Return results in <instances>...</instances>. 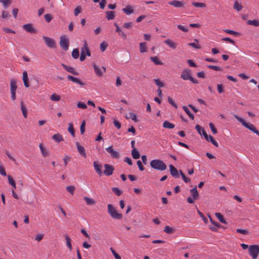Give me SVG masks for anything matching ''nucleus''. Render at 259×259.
Instances as JSON below:
<instances>
[{
    "mask_svg": "<svg viewBox=\"0 0 259 259\" xmlns=\"http://www.w3.org/2000/svg\"><path fill=\"white\" fill-rule=\"evenodd\" d=\"M150 165L152 168L160 171H164L167 168L165 163L160 159H153L151 160L150 162Z\"/></svg>",
    "mask_w": 259,
    "mask_h": 259,
    "instance_id": "nucleus-1",
    "label": "nucleus"
},
{
    "mask_svg": "<svg viewBox=\"0 0 259 259\" xmlns=\"http://www.w3.org/2000/svg\"><path fill=\"white\" fill-rule=\"evenodd\" d=\"M234 116L239 122L241 123L244 126L259 136V131L255 128L254 125L249 123H247L243 119L240 117L236 114H234Z\"/></svg>",
    "mask_w": 259,
    "mask_h": 259,
    "instance_id": "nucleus-2",
    "label": "nucleus"
},
{
    "mask_svg": "<svg viewBox=\"0 0 259 259\" xmlns=\"http://www.w3.org/2000/svg\"><path fill=\"white\" fill-rule=\"evenodd\" d=\"M191 74V70L190 69H184L182 71L181 78L185 80H189L194 84L198 83V80L192 77Z\"/></svg>",
    "mask_w": 259,
    "mask_h": 259,
    "instance_id": "nucleus-3",
    "label": "nucleus"
},
{
    "mask_svg": "<svg viewBox=\"0 0 259 259\" xmlns=\"http://www.w3.org/2000/svg\"><path fill=\"white\" fill-rule=\"evenodd\" d=\"M107 208L108 212L113 219L121 220L122 218V214L118 213L112 204H108Z\"/></svg>",
    "mask_w": 259,
    "mask_h": 259,
    "instance_id": "nucleus-4",
    "label": "nucleus"
},
{
    "mask_svg": "<svg viewBox=\"0 0 259 259\" xmlns=\"http://www.w3.org/2000/svg\"><path fill=\"white\" fill-rule=\"evenodd\" d=\"M248 253L252 259H256L259 253V245H250L248 248Z\"/></svg>",
    "mask_w": 259,
    "mask_h": 259,
    "instance_id": "nucleus-5",
    "label": "nucleus"
},
{
    "mask_svg": "<svg viewBox=\"0 0 259 259\" xmlns=\"http://www.w3.org/2000/svg\"><path fill=\"white\" fill-rule=\"evenodd\" d=\"M60 46L61 48L65 51L68 50L69 47V40L65 35H62L60 37Z\"/></svg>",
    "mask_w": 259,
    "mask_h": 259,
    "instance_id": "nucleus-6",
    "label": "nucleus"
},
{
    "mask_svg": "<svg viewBox=\"0 0 259 259\" xmlns=\"http://www.w3.org/2000/svg\"><path fill=\"white\" fill-rule=\"evenodd\" d=\"M17 89V82L16 81L12 79L11 80L10 82V90L11 93V98L14 101L16 99V91Z\"/></svg>",
    "mask_w": 259,
    "mask_h": 259,
    "instance_id": "nucleus-7",
    "label": "nucleus"
},
{
    "mask_svg": "<svg viewBox=\"0 0 259 259\" xmlns=\"http://www.w3.org/2000/svg\"><path fill=\"white\" fill-rule=\"evenodd\" d=\"M42 38L48 47L53 49L56 47V42L53 38L45 36H42Z\"/></svg>",
    "mask_w": 259,
    "mask_h": 259,
    "instance_id": "nucleus-8",
    "label": "nucleus"
},
{
    "mask_svg": "<svg viewBox=\"0 0 259 259\" xmlns=\"http://www.w3.org/2000/svg\"><path fill=\"white\" fill-rule=\"evenodd\" d=\"M104 166L105 167V170H104L103 173L105 175L110 176L113 174L114 170V167L113 165L109 164H105Z\"/></svg>",
    "mask_w": 259,
    "mask_h": 259,
    "instance_id": "nucleus-9",
    "label": "nucleus"
},
{
    "mask_svg": "<svg viewBox=\"0 0 259 259\" xmlns=\"http://www.w3.org/2000/svg\"><path fill=\"white\" fill-rule=\"evenodd\" d=\"M93 67L95 73L98 76H102L103 74V73L106 72V69L104 66H102V69H101L95 63H93Z\"/></svg>",
    "mask_w": 259,
    "mask_h": 259,
    "instance_id": "nucleus-10",
    "label": "nucleus"
},
{
    "mask_svg": "<svg viewBox=\"0 0 259 259\" xmlns=\"http://www.w3.org/2000/svg\"><path fill=\"white\" fill-rule=\"evenodd\" d=\"M106 150L107 152L109 153L111 156L113 158L118 159L120 157L119 153L117 151H115L113 149V146H110L106 148Z\"/></svg>",
    "mask_w": 259,
    "mask_h": 259,
    "instance_id": "nucleus-11",
    "label": "nucleus"
},
{
    "mask_svg": "<svg viewBox=\"0 0 259 259\" xmlns=\"http://www.w3.org/2000/svg\"><path fill=\"white\" fill-rule=\"evenodd\" d=\"M169 5L172 6L175 8H184L186 4L183 1H180L177 0H174L168 2Z\"/></svg>",
    "mask_w": 259,
    "mask_h": 259,
    "instance_id": "nucleus-12",
    "label": "nucleus"
},
{
    "mask_svg": "<svg viewBox=\"0 0 259 259\" xmlns=\"http://www.w3.org/2000/svg\"><path fill=\"white\" fill-rule=\"evenodd\" d=\"M22 28L26 32L30 33H36L37 32L36 30L34 28L32 24L31 23H28V24L23 25L22 26Z\"/></svg>",
    "mask_w": 259,
    "mask_h": 259,
    "instance_id": "nucleus-13",
    "label": "nucleus"
},
{
    "mask_svg": "<svg viewBox=\"0 0 259 259\" xmlns=\"http://www.w3.org/2000/svg\"><path fill=\"white\" fill-rule=\"evenodd\" d=\"M169 171L170 175L175 178H178L180 177L179 172L177 169L172 164H170L169 166Z\"/></svg>",
    "mask_w": 259,
    "mask_h": 259,
    "instance_id": "nucleus-14",
    "label": "nucleus"
},
{
    "mask_svg": "<svg viewBox=\"0 0 259 259\" xmlns=\"http://www.w3.org/2000/svg\"><path fill=\"white\" fill-rule=\"evenodd\" d=\"M62 66L63 68L68 72L71 73L74 75H78L79 74L78 72L76 71L73 67L68 66L64 64H62Z\"/></svg>",
    "mask_w": 259,
    "mask_h": 259,
    "instance_id": "nucleus-15",
    "label": "nucleus"
},
{
    "mask_svg": "<svg viewBox=\"0 0 259 259\" xmlns=\"http://www.w3.org/2000/svg\"><path fill=\"white\" fill-rule=\"evenodd\" d=\"M67 78L68 80L71 81L73 82L77 83L80 84V85H84L85 84V83L80 81L79 79H78V78L75 77L70 75H68L67 76Z\"/></svg>",
    "mask_w": 259,
    "mask_h": 259,
    "instance_id": "nucleus-16",
    "label": "nucleus"
},
{
    "mask_svg": "<svg viewBox=\"0 0 259 259\" xmlns=\"http://www.w3.org/2000/svg\"><path fill=\"white\" fill-rule=\"evenodd\" d=\"M76 145L77 147V150L79 154H80V155H81L84 158H86L87 155L84 147L80 145L78 142L76 143Z\"/></svg>",
    "mask_w": 259,
    "mask_h": 259,
    "instance_id": "nucleus-17",
    "label": "nucleus"
},
{
    "mask_svg": "<svg viewBox=\"0 0 259 259\" xmlns=\"http://www.w3.org/2000/svg\"><path fill=\"white\" fill-rule=\"evenodd\" d=\"M93 165H94V169L96 171V172L100 176H101L102 174H103V172L101 170L102 169V165H100V164H98L97 162L96 161H94V163H93Z\"/></svg>",
    "mask_w": 259,
    "mask_h": 259,
    "instance_id": "nucleus-18",
    "label": "nucleus"
},
{
    "mask_svg": "<svg viewBox=\"0 0 259 259\" xmlns=\"http://www.w3.org/2000/svg\"><path fill=\"white\" fill-rule=\"evenodd\" d=\"M23 81L24 86L26 88H28L30 86L28 81L27 72L26 71H24L23 72Z\"/></svg>",
    "mask_w": 259,
    "mask_h": 259,
    "instance_id": "nucleus-19",
    "label": "nucleus"
},
{
    "mask_svg": "<svg viewBox=\"0 0 259 259\" xmlns=\"http://www.w3.org/2000/svg\"><path fill=\"white\" fill-rule=\"evenodd\" d=\"M190 193L193 197L194 200H197L199 197V193L197 190L196 186L190 190Z\"/></svg>",
    "mask_w": 259,
    "mask_h": 259,
    "instance_id": "nucleus-20",
    "label": "nucleus"
},
{
    "mask_svg": "<svg viewBox=\"0 0 259 259\" xmlns=\"http://www.w3.org/2000/svg\"><path fill=\"white\" fill-rule=\"evenodd\" d=\"M83 199L85 201L87 205H93L96 204V201L93 198L84 196Z\"/></svg>",
    "mask_w": 259,
    "mask_h": 259,
    "instance_id": "nucleus-21",
    "label": "nucleus"
},
{
    "mask_svg": "<svg viewBox=\"0 0 259 259\" xmlns=\"http://www.w3.org/2000/svg\"><path fill=\"white\" fill-rule=\"evenodd\" d=\"M106 18L108 20H113L115 17V12L114 11H108L106 12Z\"/></svg>",
    "mask_w": 259,
    "mask_h": 259,
    "instance_id": "nucleus-22",
    "label": "nucleus"
},
{
    "mask_svg": "<svg viewBox=\"0 0 259 259\" xmlns=\"http://www.w3.org/2000/svg\"><path fill=\"white\" fill-rule=\"evenodd\" d=\"M164 42L169 47L173 49H175L177 47V44L173 41H172L170 39H167L164 41Z\"/></svg>",
    "mask_w": 259,
    "mask_h": 259,
    "instance_id": "nucleus-23",
    "label": "nucleus"
},
{
    "mask_svg": "<svg viewBox=\"0 0 259 259\" xmlns=\"http://www.w3.org/2000/svg\"><path fill=\"white\" fill-rule=\"evenodd\" d=\"M40 150L41 151V154L44 157H47L49 155V153L48 150L44 147L42 144H40L39 145Z\"/></svg>",
    "mask_w": 259,
    "mask_h": 259,
    "instance_id": "nucleus-24",
    "label": "nucleus"
},
{
    "mask_svg": "<svg viewBox=\"0 0 259 259\" xmlns=\"http://www.w3.org/2000/svg\"><path fill=\"white\" fill-rule=\"evenodd\" d=\"M20 105H21V111L22 112V114H23V116L25 118H27V108H26L25 105L24 104L23 101L21 102Z\"/></svg>",
    "mask_w": 259,
    "mask_h": 259,
    "instance_id": "nucleus-25",
    "label": "nucleus"
},
{
    "mask_svg": "<svg viewBox=\"0 0 259 259\" xmlns=\"http://www.w3.org/2000/svg\"><path fill=\"white\" fill-rule=\"evenodd\" d=\"M64 236H65V240L66 241V245H67V247H68L69 250L70 251H71L72 250V244H71V240L68 235H66Z\"/></svg>",
    "mask_w": 259,
    "mask_h": 259,
    "instance_id": "nucleus-26",
    "label": "nucleus"
},
{
    "mask_svg": "<svg viewBox=\"0 0 259 259\" xmlns=\"http://www.w3.org/2000/svg\"><path fill=\"white\" fill-rule=\"evenodd\" d=\"M132 157L135 159H139L140 157V154L136 148H134L132 151Z\"/></svg>",
    "mask_w": 259,
    "mask_h": 259,
    "instance_id": "nucleus-27",
    "label": "nucleus"
},
{
    "mask_svg": "<svg viewBox=\"0 0 259 259\" xmlns=\"http://www.w3.org/2000/svg\"><path fill=\"white\" fill-rule=\"evenodd\" d=\"M183 110L185 111L186 113L189 116L190 119L192 120H194V115L190 112V110L188 109V107L186 106H183L182 107Z\"/></svg>",
    "mask_w": 259,
    "mask_h": 259,
    "instance_id": "nucleus-28",
    "label": "nucleus"
},
{
    "mask_svg": "<svg viewBox=\"0 0 259 259\" xmlns=\"http://www.w3.org/2000/svg\"><path fill=\"white\" fill-rule=\"evenodd\" d=\"M122 11L126 15H128L132 14L134 12V10L132 9V7L130 5L127 6L125 8L123 9Z\"/></svg>",
    "mask_w": 259,
    "mask_h": 259,
    "instance_id": "nucleus-29",
    "label": "nucleus"
},
{
    "mask_svg": "<svg viewBox=\"0 0 259 259\" xmlns=\"http://www.w3.org/2000/svg\"><path fill=\"white\" fill-rule=\"evenodd\" d=\"M163 126L165 128L171 129L175 127V124L166 120L163 123Z\"/></svg>",
    "mask_w": 259,
    "mask_h": 259,
    "instance_id": "nucleus-30",
    "label": "nucleus"
},
{
    "mask_svg": "<svg viewBox=\"0 0 259 259\" xmlns=\"http://www.w3.org/2000/svg\"><path fill=\"white\" fill-rule=\"evenodd\" d=\"M247 25H253L254 26H259V20L256 19L249 20L246 22Z\"/></svg>",
    "mask_w": 259,
    "mask_h": 259,
    "instance_id": "nucleus-31",
    "label": "nucleus"
},
{
    "mask_svg": "<svg viewBox=\"0 0 259 259\" xmlns=\"http://www.w3.org/2000/svg\"><path fill=\"white\" fill-rule=\"evenodd\" d=\"M140 51L141 53L147 52L146 43L145 42H140L139 44Z\"/></svg>",
    "mask_w": 259,
    "mask_h": 259,
    "instance_id": "nucleus-32",
    "label": "nucleus"
},
{
    "mask_svg": "<svg viewBox=\"0 0 259 259\" xmlns=\"http://www.w3.org/2000/svg\"><path fill=\"white\" fill-rule=\"evenodd\" d=\"M52 138L55 141L58 143L63 141V138L60 134H55L53 136Z\"/></svg>",
    "mask_w": 259,
    "mask_h": 259,
    "instance_id": "nucleus-33",
    "label": "nucleus"
},
{
    "mask_svg": "<svg viewBox=\"0 0 259 259\" xmlns=\"http://www.w3.org/2000/svg\"><path fill=\"white\" fill-rule=\"evenodd\" d=\"M68 131L71 134L73 137H75V130L72 123H69L68 124Z\"/></svg>",
    "mask_w": 259,
    "mask_h": 259,
    "instance_id": "nucleus-34",
    "label": "nucleus"
},
{
    "mask_svg": "<svg viewBox=\"0 0 259 259\" xmlns=\"http://www.w3.org/2000/svg\"><path fill=\"white\" fill-rule=\"evenodd\" d=\"M83 48H84V50L85 51V55L89 57L91 56V53L89 48L88 47V44L86 41H84V42Z\"/></svg>",
    "mask_w": 259,
    "mask_h": 259,
    "instance_id": "nucleus-35",
    "label": "nucleus"
},
{
    "mask_svg": "<svg viewBox=\"0 0 259 259\" xmlns=\"http://www.w3.org/2000/svg\"><path fill=\"white\" fill-rule=\"evenodd\" d=\"M215 215L219 219V220L220 221V222L224 224H227L225 219L224 218L223 215L221 213L219 212H216Z\"/></svg>",
    "mask_w": 259,
    "mask_h": 259,
    "instance_id": "nucleus-36",
    "label": "nucleus"
},
{
    "mask_svg": "<svg viewBox=\"0 0 259 259\" xmlns=\"http://www.w3.org/2000/svg\"><path fill=\"white\" fill-rule=\"evenodd\" d=\"M150 60L154 62V63L156 65H162L163 63L159 60V59L157 57H151L150 58Z\"/></svg>",
    "mask_w": 259,
    "mask_h": 259,
    "instance_id": "nucleus-37",
    "label": "nucleus"
},
{
    "mask_svg": "<svg viewBox=\"0 0 259 259\" xmlns=\"http://www.w3.org/2000/svg\"><path fill=\"white\" fill-rule=\"evenodd\" d=\"M164 231L168 234H172L175 232V229L169 226H166L164 228Z\"/></svg>",
    "mask_w": 259,
    "mask_h": 259,
    "instance_id": "nucleus-38",
    "label": "nucleus"
},
{
    "mask_svg": "<svg viewBox=\"0 0 259 259\" xmlns=\"http://www.w3.org/2000/svg\"><path fill=\"white\" fill-rule=\"evenodd\" d=\"M72 57L74 59H77L79 56V52L78 49H74L73 50L71 54Z\"/></svg>",
    "mask_w": 259,
    "mask_h": 259,
    "instance_id": "nucleus-39",
    "label": "nucleus"
},
{
    "mask_svg": "<svg viewBox=\"0 0 259 259\" xmlns=\"http://www.w3.org/2000/svg\"><path fill=\"white\" fill-rule=\"evenodd\" d=\"M233 8L239 12L242 10V6L237 1H235L233 5Z\"/></svg>",
    "mask_w": 259,
    "mask_h": 259,
    "instance_id": "nucleus-40",
    "label": "nucleus"
},
{
    "mask_svg": "<svg viewBox=\"0 0 259 259\" xmlns=\"http://www.w3.org/2000/svg\"><path fill=\"white\" fill-rule=\"evenodd\" d=\"M61 97L55 93L53 94L51 96V100L53 101H59Z\"/></svg>",
    "mask_w": 259,
    "mask_h": 259,
    "instance_id": "nucleus-41",
    "label": "nucleus"
},
{
    "mask_svg": "<svg viewBox=\"0 0 259 259\" xmlns=\"http://www.w3.org/2000/svg\"><path fill=\"white\" fill-rule=\"evenodd\" d=\"M112 191L113 192H114L117 196H120L122 193V191L119 189L117 187H113L112 188Z\"/></svg>",
    "mask_w": 259,
    "mask_h": 259,
    "instance_id": "nucleus-42",
    "label": "nucleus"
},
{
    "mask_svg": "<svg viewBox=\"0 0 259 259\" xmlns=\"http://www.w3.org/2000/svg\"><path fill=\"white\" fill-rule=\"evenodd\" d=\"M179 172H180V174L181 176L183 181L185 183H187L190 181V179L189 178L186 177L185 175L183 173V172L181 170H179Z\"/></svg>",
    "mask_w": 259,
    "mask_h": 259,
    "instance_id": "nucleus-43",
    "label": "nucleus"
},
{
    "mask_svg": "<svg viewBox=\"0 0 259 259\" xmlns=\"http://www.w3.org/2000/svg\"><path fill=\"white\" fill-rule=\"evenodd\" d=\"M192 5L195 7L204 8L206 7V4L203 3L192 2Z\"/></svg>",
    "mask_w": 259,
    "mask_h": 259,
    "instance_id": "nucleus-44",
    "label": "nucleus"
},
{
    "mask_svg": "<svg viewBox=\"0 0 259 259\" xmlns=\"http://www.w3.org/2000/svg\"><path fill=\"white\" fill-rule=\"evenodd\" d=\"M86 55L85 53V51L84 50L83 48H81V53H80V56L79 58L80 61H83L85 59Z\"/></svg>",
    "mask_w": 259,
    "mask_h": 259,
    "instance_id": "nucleus-45",
    "label": "nucleus"
},
{
    "mask_svg": "<svg viewBox=\"0 0 259 259\" xmlns=\"http://www.w3.org/2000/svg\"><path fill=\"white\" fill-rule=\"evenodd\" d=\"M208 142H210L214 146L217 147H218L219 145L217 142L214 139V138L210 135L208 136Z\"/></svg>",
    "mask_w": 259,
    "mask_h": 259,
    "instance_id": "nucleus-46",
    "label": "nucleus"
},
{
    "mask_svg": "<svg viewBox=\"0 0 259 259\" xmlns=\"http://www.w3.org/2000/svg\"><path fill=\"white\" fill-rule=\"evenodd\" d=\"M154 81L155 84L159 88L164 87L165 85V84L163 82H162L159 79H154Z\"/></svg>",
    "mask_w": 259,
    "mask_h": 259,
    "instance_id": "nucleus-47",
    "label": "nucleus"
},
{
    "mask_svg": "<svg viewBox=\"0 0 259 259\" xmlns=\"http://www.w3.org/2000/svg\"><path fill=\"white\" fill-rule=\"evenodd\" d=\"M167 101H168V102L170 105H171L174 107H175L176 109L178 108V105H177V104H176L175 101L173 100V99L171 97H168Z\"/></svg>",
    "mask_w": 259,
    "mask_h": 259,
    "instance_id": "nucleus-48",
    "label": "nucleus"
},
{
    "mask_svg": "<svg viewBox=\"0 0 259 259\" xmlns=\"http://www.w3.org/2000/svg\"><path fill=\"white\" fill-rule=\"evenodd\" d=\"M108 46V44L107 42L103 41L100 44V49L101 52H103L105 51L107 47Z\"/></svg>",
    "mask_w": 259,
    "mask_h": 259,
    "instance_id": "nucleus-49",
    "label": "nucleus"
},
{
    "mask_svg": "<svg viewBox=\"0 0 259 259\" xmlns=\"http://www.w3.org/2000/svg\"><path fill=\"white\" fill-rule=\"evenodd\" d=\"M67 191L70 193L72 195H73L75 190V187L74 186H69L66 188Z\"/></svg>",
    "mask_w": 259,
    "mask_h": 259,
    "instance_id": "nucleus-50",
    "label": "nucleus"
},
{
    "mask_svg": "<svg viewBox=\"0 0 259 259\" xmlns=\"http://www.w3.org/2000/svg\"><path fill=\"white\" fill-rule=\"evenodd\" d=\"M207 67L209 69H213L215 71H222L223 70V69L221 67H220L217 66L209 65Z\"/></svg>",
    "mask_w": 259,
    "mask_h": 259,
    "instance_id": "nucleus-51",
    "label": "nucleus"
},
{
    "mask_svg": "<svg viewBox=\"0 0 259 259\" xmlns=\"http://www.w3.org/2000/svg\"><path fill=\"white\" fill-rule=\"evenodd\" d=\"M0 2L3 3L4 7L5 9H7L8 6L11 4V0H0Z\"/></svg>",
    "mask_w": 259,
    "mask_h": 259,
    "instance_id": "nucleus-52",
    "label": "nucleus"
},
{
    "mask_svg": "<svg viewBox=\"0 0 259 259\" xmlns=\"http://www.w3.org/2000/svg\"><path fill=\"white\" fill-rule=\"evenodd\" d=\"M85 122L84 120H83L80 125V133L81 135L84 134L85 132Z\"/></svg>",
    "mask_w": 259,
    "mask_h": 259,
    "instance_id": "nucleus-53",
    "label": "nucleus"
},
{
    "mask_svg": "<svg viewBox=\"0 0 259 259\" xmlns=\"http://www.w3.org/2000/svg\"><path fill=\"white\" fill-rule=\"evenodd\" d=\"M77 106L78 108H81L83 109L87 108V105L85 103H82L81 102H78L77 104Z\"/></svg>",
    "mask_w": 259,
    "mask_h": 259,
    "instance_id": "nucleus-54",
    "label": "nucleus"
},
{
    "mask_svg": "<svg viewBox=\"0 0 259 259\" xmlns=\"http://www.w3.org/2000/svg\"><path fill=\"white\" fill-rule=\"evenodd\" d=\"M110 249L116 259H121L120 256L115 251V250L112 247H111Z\"/></svg>",
    "mask_w": 259,
    "mask_h": 259,
    "instance_id": "nucleus-55",
    "label": "nucleus"
},
{
    "mask_svg": "<svg viewBox=\"0 0 259 259\" xmlns=\"http://www.w3.org/2000/svg\"><path fill=\"white\" fill-rule=\"evenodd\" d=\"M209 126L213 134H216L218 133L217 128L215 127L214 124L212 123H209Z\"/></svg>",
    "mask_w": 259,
    "mask_h": 259,
    "instance_id": "nucleus-56",
    "label": "nucleus"
},
{
    "mask_svg": "<svg viewBox=\"0 0 259 259\" xmlns=\"http://www.w3.org/2000/svg\"><path fill=\"white\" fill-rule=\"evenodd\" d=\"M224 31L228 34H232V35H238L239 34V33L238 32L235 31L234 30H230V29H225Z\"/></svg>",
    "mask_w": 259,
    "mask_h": 259,
    "instance_id": "nucleus-57",
    "label": "nucleus"
},
{
    "mask_svg": "<svg viewBox=\"0 0 259 259\" xmlns=\"http://www.w3.org/2000/svg\"><path fill=\"white\" fill-rule=\"evenodd\" d=\"M208 217L209 218V220H210V222L213 224L215 227H217V228H221L222 227V226L218 222H214L212 219L211 218V217H210V215H208Z\"/></svg>",
    "mask_w": 259,
    "mask_h": 259,
    "instance_id": "nucleus-58",
    "label": "nucleus"
},
{
    "mask_svg": "<svg viewBox=\"0 0 259 259\" xmlns=\"http://www.w3.org/2000/svg\"><path fill=\"white\" fill-rule=\"evenodd\" d=\"M44 17H45V20L47 22H50L53 19L52 15L50 14H46L44 16Z\"/></svg>",
    "mask_w": 259,
    "mask_h": 259,
    "instance_id": "nucleus-59",
    "label": "nucleus"
},
{
    "mask_svg": "<svg viewBox=\"0 0 259 259\" xmlns=\"http://www.w3.org/2000/svg\"><path fill=\"white\" fill-rule=\"evenodd\" d=\"M81 11V7L77 6L74 10V14L75 16H77Z\"/></svg>",
    "mask_w": 259,
    "mask_h": 259,
    "instance_id": "nucleus-60",
    "label": "nucleus"
},
{
    "mask_svg": "<svg viewBox=\"0 0 259 259\" xmlns=\"http://www.w3.org/2000/svg\"><path fill=\"white\" fill-rule=\"evenodd\" d=\"M198 214L200 215V217L203 219L204 222L205 224H207L208 223L207 219L204 216V215L201 212H200L199 210H198Z\"/></svg>",
    "mask_w": 259,
    "mask_h": 259,
    "instance_id": "nucleus-61",
    "label": "nucleus"
},
{
    "mask_svg": "<svg viewBox=\"0 0 259 259\" xmlns=\"http://www.w3.org/2000/svg\"><path fill=\"white\" fill-rule=\"evenodd\" d=\"M3 31L7 33H15V31H14L13 30L11 29H10L9 28H7V27H4L3 28Z\"/></svg>",
    "mask_w": 259,
    "mask_h": 259,
    "instance_id": "nucleus-62",
    "label": "nucleus"
},
{
    "mask_svg": "<svg viewBox=\"0 0 259 259\" xmlns=\"http://www.w3.org/2000/svg\"><path fill=\"white\" fill-rule=\"evenodd\" d=\"M217 89L219 93H222L224 92L223 85L222 84H217Z\"/></svg>",
    "mask_w": 259,
    "mask_h": 259,
    "instance_id": "nucleus-63",
    "label": "nucleus"
},
{
    "mask_svg": "<svg viewBox=\"0 0 259 259\" xmlns=\"http://www.w3.org/2000/svg\"><path fill=\"white\" fill-rule=\"evenodd\" d=\"M137 164L139 167L140 170L143 171L145 170V167L142 165V162L140 160H138L137 161Z\"/></svg>",
    "mask_w": 259,
    "mask_h": 259,
    "instance_id": "nucleus-64",
    "label": "nucleus"
}]
</instances>
